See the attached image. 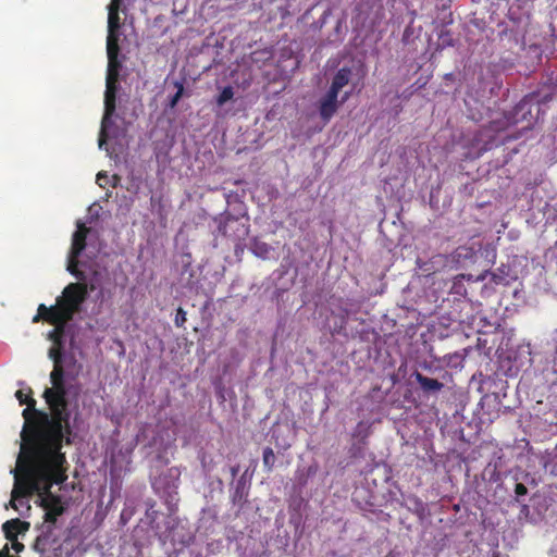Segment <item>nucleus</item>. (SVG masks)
Instances as JSON below:
<instances>
[{"mask_svg": "<svg viewBox=\"0 0 557 557\" xmlns=\"http://www.w3.org/2000/svg\"><path fill=\"white\" fill-rule=\"evenodd\" d=\"M185 321H186V312L182 308H180L177 310V313H176V317H175V324L177 326H181V325H183V323Z\"/></svg>", "mask_w": 557, "mask_h": 557, "instance_id": "dca6fc26", "label": "nucleus"}, {"mask_svg": "<svg viewBox=\"0 0 557 557\" xmlns=\"http://www.w3.org/2000/svg\"><path fill=\"white\" fill-rule=\"evenodd\" d=\"M76 226L77 228L72 237L66 270L79 283L69 284L62 295L57 298L54 306L48 308L40 305L37 314L33 318V322L44 319L54 325V329L49 333L52 346L48 352L49 358L53 361V370L50 373L51 386L44 392L51 416L35 409L36 401L29 396V388L27 393L24 389H18L15 393L20 404L27 405L23 410L25 423L21 432V448L24 446L25 450H41L46 447L60 450L63 438L66 440V443L71 442L70 436L77 423L76 398L78 387L66 380L64 367L67 359L61 354V338L65 324L72 320L85 301L88 288L90 290L96 289L95 282L87 281L88 271L92 272L94 275L97 274V271L89 263L94 253L89 250L86 253L84 252L87 248L86 236L89 230L79 221Z\"/></svg>", "mask_w": 557, "mask_h": 557, "instance_id": "f257e3e1", "label": "nucleus"}, {"mask_svg": "<svg viewBox=\"0 0 557 557\" xmlns=\"http://www.w3.org/2000/svg\"><path fill=\"white\" fill-rule=\"evenodd\" d=\"M478 252V248L475 245L472 246H460L458 247L453 257L454 260L460 265H467L468 263H472L475 261V255Z\"/></svg>", "mask_w": 557, "mask_h": 557, "instance_id": "423d86ee", "label": "nucleus"}, {"mask_svg": "<svg viewBox=\"0 0 557 557\" xmlns=\"http://www.w3.org/2000/svg\"><path fill=\"white\" fill-rule=\"evenodd\" d=\"M515 492H516V495L519 497V496H524L528 491L523 484L518 483V484H516Z\"/></svg>", "mask_w": 557, "mask_h": 557, "instance_id": "a211bd4d", "label": "nucleus"}, {"mask_svg": "<svg viewBox=\"0 0 557 557\" xmlns=\"http://www.w3.org/2000/svg\"><path fill=\"white\" fill-rule=\"evenodd\" d=\"M230 230H236L234 234L236 239H242L248 234L247 225L237 219H228L226 221L224 233L227 234Z\"/></svg>", "mask_w": 557, "mask_h": 557, "instance_id": "6e6552de", "label": "nucleus"}, {"mask_svg": "<svg viewBox=\"0 0 557 557\" xmlns=\"http://www.w3.org/2000/svg\"><path fill=\"white\" fill-rule=\"evenodd\" d=\"M351 78V71L347 67H343L337 71L331 82L329 90L342 95L343 89L349 84Z\"/></svg>", "mask_w": 557, "mask_h": 557, "instance_id": "39448f33", "label": "nucleus"}, {"mask_svg": "<svg viewBox=\"0 0 557 557\" xmlns=\"http://www.w3.org/2000/svg\"><path fill=\"white\" fill-rule=\"evenodd\" d=\"M107 181H108V175L107 173L104 172H99L98 175H97V184L100 186V187H104L106 184H107Z\"/></svg>", "mask_w": 557, "mask_h": 557, "instance_id": "f3484780", "label": "nucleus"}, {"mask_svg": "<svg viewBox=\"0 0 557 557\" xmlns=\"http://www.w3.org/2000/svg\"><path fill=\"white\" fill-rule=\"evenodd\" d=\"M550 552L554 557H557V537L555 539V542L553 544Z\"/></svg>", "mask_w": 557, "mask_h": 557, "instance_id": "4be33fe9", "label": "nucleus"}, {"mask_svg": "<svg viewBox=\"0 0 557 557\" xmlns=\"http://www.w3.org/2000/svg\"><path fill=\"white\" fill-rule=\"evenodd\" d=\"M544 467L549 473L557 475V451L553 459L545 461Z\"/></svg>", "mask_w": 557, "mask_h": 557, "instance_id": "4468645a", "label": "nucleus"}, {"mask_svg": "<svg viewBox=\"0 0 557 557\" xmlns=\"http://www.w3.org/2000/svg\"><path fill=\"white\" fill-rule=\"evenodd\" d=\"M251 250L255 256L267 259L270 257L271 251L273 250L270 245L267 243L255 240L251 245Z\"/></svg>", "mask_w": 557, "mask_h": 557, "instance_id": "1a4fd4ad", "label": "nucleus"}, {"mask_svg": "<svg viewBox=\"0 0 557 557\" xmlns=\"http://www.w3.org/2000/svg\"><path fill=\"white\" fill-rule=\"evenodd\" d=\"M275 461L274 453L271 448H265L263 451V462L267 467L271 468Z\"/></svg>", "mask_w": 557, "mask_h": 557, "instance_id": "ddd939ff", "label": "nucleus"}, {"mask_svg": "<svg viewBox=\"0 0 557 557\" xmlns=\"http://www.w3.org/2000/svg\"><path fill=\"white\" fill-rule=\"evenodd\" d=\"M64 463V455L53 447L25 450L23 446L17 456L16 467L10 471L14 475L10 506L23 515L30 509L26 498L37 493L46 521L54 523L63 513L64 506L61 498L49 490L53 483L59 484L66 480Z\"/></svg>", "mask_w": 557, "mask_h": 557, "instance_id": "f03ea898", "label": "nucleus"}, {"mask_svg": "<svg viewBox=\"0 0 557 557\" xmlns=\"http://www.w3.org/2000/svg\"><path fill=\"white\" fill-rule=\"evenodd\" d=\"M418 381L420 382L421 386L425 389H441L442 383L434 379L425 377L422 375H418Z\"/></svg>", "mask_w": 557, "mask_h": 557, "instance_id": "9b49d317", "label": "nucleus"}, {"mask_svg": "<svg viewBox=\"0 0 557 557\" xmlns=\"http://www.w3.org/2000/svg\"><path fill=\"white\" fill-rule=\"evenodd\" d=\"M11 543H12V548L17 553L24 548V545L22 543L16 542V540Z\"/></svg>", "mask_w": 557, "mask_h": 557, "instance_id": "6ab92c4d", "label": "nucleus"}, {"mask_svg": "<svg viewBox=\"0 0 557 557\" xmlns=\"http://www.w3.org/2000/svg\"><path fill=\"white\" fill-rule=\"evenodd\" d=\"M351 96V90H344L339 96L331 90L319 101V112L323 121L329 122L337 112L338 108L344 104Z\"/></svg>", "mask_w": 557, "mask_h": 557, "instance_id": "20e7f679", "label": "nucleus"}, {"mask_svg": "<svg viewBox=\"0 0 557 557\" xmlns=\"http://www.w3.org/2000/svg\"><path fill=\"white\" fill-rule=\"evenodd\" d=\"M234 97V90L231 86L224 87L216 98V103L221 107Z\"/></svg>", "mask_w": 557, "mask_h": 557, "instance_id": "f8f14e48", "label": "nucleus"}, {"mask_svg": "<svg viewBox=\"0 0 557 557\" xmlns=\"http://www.w3.org/2000/svg\"><path fill=\"white\" fill-rule=\"evenodd\" d=\"M99 209H100L99 206L92 205V206L89 207L88 211H89V213L97 214Z\"/></svg>", "mask_w": 557, "mask_h": 557, "instance_id": "412c9836", "label": "nucleus"}, {"mask_svg": "<svg viewBox=\"0 0 557 557\" xmlns=\"http://www.w3.org/2000/svg\"><path fill=\"white\" fill-rule=\"evenodd\" d=\"M175 85H176V87H177V91H176V94L172 97V99H171V101H170V107H171V108H174V107L177 104V102H178V100L181 99V97H182V95H183V91H184V87H183V85H182V84L176 83Z\"/></svg>", "mask_w": 557, "mask_h": 557, "instance_id": "2eb2a0df", "label": "nucleus"}, {"mask_svg": "<svg viewBox=\"0 0 557 557\" xmlns=\"http://www.w3.org/2000/svg\"><path fill=\"white\" fill-rule=\"evenodd\" d=\"M122 0H111L108 7V36H107V55L108 71L104 92V114L101 122V128L98 139L100 149L104 147L110 158L116 157L123 151L127 144L126 129L121 121L117 123L115 111V92L119 81L120 69L122 66L119 60V37H120V17L119 9Z\"/></svg>", "mask_w": 557, "mask_h": 557, "instance_id": "7ed1b4c3", "label": "nucleus"}, {"mask_svg": "<svg viewBox=\"0 0 557 557\" xmlns=\"http://www.w3.org/2000/svg\"><path fill=\"white\" fill-rule=\"evenodd\" d=\"M0 557H9V547H8V545H5V546L0 550Z\"/></svg>", "mask_w": 557, "mask_h": 557, "instance_id": "aec40b11", "label": "nucleus"}, {"mask_svg": "<svg viewBox=\"0 0 557 557\" xmlns=\"http://www.w3.org/2000/svg\"><path fill=\"white\" fill-rule=\"evenodd\" d=\"M28 527V523L22 522L20 519H11L3 523L2 530L5 537L13 542L16 540L17 533L27 531Z\"/></svg>", "mask_w": 557, "mask_h": 557, "instance_id": "0eeeda50", "label": "nucleus"}, {"mask_svg": "<svg viewBox=\"0 0 557 557\" xmlns=\"http://www.w3.org/2000/svg\"><path fill=\"white\" fill-rule=\"evenodd\" d=\"M512 278L513 276L509 274V270L506 268L497 269L496 272L492 273V280L495 284L507 285Z\"/></svg>", "mask_w": 557, "mask_h": 557, "instance_id": "9d476101", "label": "nucleus"}, {"mask_svg": "<svg viewBox=\"0 0 557 557\" xmlns=\"http://www.w3.org/2000/svg\"><path fill=\"white\" fill-rule=\"evenodd\" d=\"M485 277H486V274H483V275L479 276V280H485Z\"/></svg>", "mask_w": 557, "mask_h": 557, "instance_id": "5701e85b", "label": "nucleus"}]
</instances>
